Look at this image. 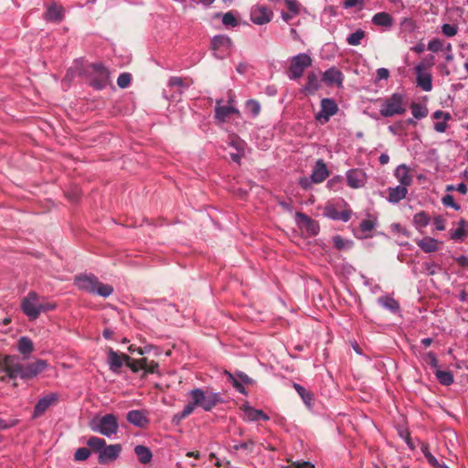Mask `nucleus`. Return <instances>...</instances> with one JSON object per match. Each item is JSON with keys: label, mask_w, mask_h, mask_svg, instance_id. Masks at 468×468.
<instances>
[{"label": "nucleus", "mask_w": 468, "mask_h": 468, "mask_svg": "<svg viewBox=\"0 0 468 468\" xmlns=\"http://www.w3.org/2000/svg\"><path fill=\"white\" fill-rule=\"evenodd\" d=\"M4 371L8 378L14 379H31L42 373L47 367L48 363L44 359H37L34 362L22 364L16 356H5L3 358Z\"/></svg>", "instance_id": "f257e3e1"}, {"label": "nucleus", "mask_w": 468, "mask_h": 468, "mask_svg": "<svg viewBox=\"0 0 468 468\" xmlns=\"http://www.w3.org/2000/svg\"><path fill=\"white\" fill-rule=\"evenodd\" d=\"M186 397L189 399L187 405L192 407V411H194L196 408H201L205 411H210L217 405L223 402L220 393L204 390L200 388L190 390L187 392Z\"/></svg>", "instance_id": "f03ea898"}, {"label": "nucleus", "mask_w": 468, "mask_h": 468, "mask_svg": "<svg viewBox=\"0 0 468 468\" xmlns=\"http://www.w3.org/2000/svg\"><path fill=\"white\" fill-rule=\"evenodd\" d=\"M74 283L80 290L104 298L109 297L113 292V287L112 285L101 282L93 274L76 276Z\"/></svg>", "instance_id": "7ed1b4c3"}, {"label": "nucleus", "mask_w": 468, "mask_h": 468, "mask_svg": "<svg viewBox=\"0 0 468 468\" xmlns=\"http://www.w3.org/2000/svg\"><path fill=\"white\" fill-rule=\"evenodd\" d=\"M87 444L98 452V461L102 464L116 460L122 452L121 444L107 445L104 439L95 436L90 437Z\"/></svg>", "instance_id": "20e7f679"}, {"label": "nucleus", "mask_w": 468, "mask_h": 468, "mask_svg": "<svg viewBox=\"0 0 468 468\" xmlns=\"http://www.w3.org/2000/svg\"><path fill=\"white\" fill-rule=\"evenodd\" d=\"M407 111L406 95L402 92H394L390 96L382 100L379 112L383 117H392L402 115Z\"/></svg>", "instance_id": "39448f33"}, {"label": "nucleus", "mask_w": 468, "mask_h": 468, "mask_svg": "<svg viewBox=\"0 0 468 468\" xmlns=\"http://www.w3.org/2000/svg\"><path fill=\"white\" fill-rule=\"evenodd\" d=\"M90 429L95 432L111 438L117 433L119 429L117 418L113 414H106L93 420L90 423Z\"/></svg>", "instance_id": "423d86ee"}, {"label": "nucleus", "mask_w": 468, "mask_h": 468, "mask_svg": "<svg viewBox=\"0 0 468 468\" xmlns=\"http://www.w3.org/2000/svg\"><path fill=\"white\" fill-rule=\"evenodd\" d=\"M312 63L313 59L307 53H299L292 57L288 69V78L293 80L300 79Z\"/></svg>", "instance_id": "0eeeda50"}, {"label": "nucleus", "mask_w": 468, "mask_h": 468, "mask_svg": "<svg viewBox=\"0 0 468 468\" xmlns=\"http://www.w3.org/2000/svg\"><path fill=\"white\" fill-rule=\"evenodd\" d=\"M110 83V73L108 69L101 63L92 65L90 84L95 90L105 89Z\"/></svg>", "instance_id": "6e6552de"}, {"label": "nucleus", "mask_w": 468, "mask_h": 468, "mask_svg": "<svg viewBox=\"0 0 468 468\" xmlns=\"http://www.w3.org/2000/svg\"><path fill=\"white\" fill-rule=\"evenodd\" d=\"M38 295L35 292H29L22 302V311L30 319L36 320L39 316Z\"/></svg>", "instance_id": "1a4fd4ad"}, {"label": "nucleus", "mask_w": 468, "mask_h": 468, "mask_svg": "<svg viewBox=\"0 0 468 468\" xmlns=\"http://www.w3.org/2000/svg\"><path fill=\"white\" fill-rule=\"evenodd\" d=\"M212 48L215 57L222 59L230 53L232 41L230 37L226 35L215 36L212 39Z\"/></svg>", "instance_id": "9d476101"}, {"label": "nucleus", "mask_w": 468, "mask_h": 468, "mask_svg": "<svg viewBox=\"0 0 468 468\" xmlns=\"http://www.w3.org/2000/svg\"><path fill=\"white\" fill-rule=\"evenodd\" d=\"M338 110V106L333 99L324 98L321 101V110L315 114V120L324 124L337 113Z\"/></svg>", "instance_id": "9b49d317"}, {"label": "nucleus", "mask_w": 468, "mask_h": 468, "mask_svg": "<svg viewBox=\"0 0 468 468\" xmlns=\"http://www.w3.org/2000/svg\"><path fill=\"white\" fill-rule=\"evenodd\" d=\"M58 394L51 392L40 398L34 407L32 419H37L42 416L50 407L54 406L58 401Z\"/></svg>", "instance_id": "f8f14e48"}, {"label": "nucleus", "mask_w": 468, "mask_h": 468, "mask_svg": "<svg viewBox=\"0 0 468 468\" xmlns=\"http://www.w3.org/2000/svg\"><path fill=\"white\" fill-rule=\"evenodd\" d=\"M250 20L255 25H266L272 19V11L265 5H256L250 9Z\"/></svg>", "instance_id": "ddd939ff"}, {"label": "nucleus", "mask_w": 468, "mask_h": 468, "mask_svg": "<svg viewBox=\"0 0 468 468\" xmlns=\"http://www.w3.org/2000/svg\"><path fill=\"white\" fill-rule=\"evenodd\" d=\"M295 220L300 229L306 231L310 236H315L319 232V225L316 221L312 219L307 215L297 212L295 215Z\"/></svg>", "instance_id": "4468645a"}, {"label": "nucleus", "mask_w": 468, "mask_h": 468, "mask_svg": "<svg viewBox=\"0 0 468 468\" xmlns=\"http://www.w3.org/2000/svg\"><path fill=\"white\" fill-rule=\"evenodd\" d=\"M367 180V174L359 168L350 169L346 172V182L351 188L363 187Z\"/></svg>", "instance_id": "2eb2a0df"}, {"label": "nucleus", "mask_w": 468, "mask_h": 468, "mask_svg": "<svg viewBox=\"0 0 468 468\" xmlns=\"http://www.w3.org/2000/svg\"><path fill=\"white\" fill-rule=\"evenodd\" d=\"M126 354H120L117 351H114L112 348H109L107 353V364L111 371L115 374L120 373L122 367L125 364L126 360L124 359Z\"/></svg>", "instance_id": "dca6fc26"}, {"label": "nucleus", "mask_w": 468, "mask_h": 468, "mask_svg": "<svg viewBox=\"0 0 468 468\" xmlns=\"http://www.w3.org/2000/svg\"><path fill=\"white\" fill-rule=\"evenodd\" d=\"M126 419L129 423L142 429L146 428L150 423L147 412L140 410H133L128 411Z\"/></svg>", "instance_id": "f3484780"}, {"label": "nucleus", "mask_w": 468, "mask_h": 468, "mask_svg": "<svg viewBox=\"0 0 468 468\" xmlns=\"http://www.w3.org/2000/svg\"><path fill=\"white\" fill-rule=\"evenodd\" d=\"M424 66L422 63L418 64L415 67V72L417 75V85L420 87L424 91H431L432 89L431 75L427 72H423Z\"/></svg>", "instance_id": "a211bd4d"}, {"label": "nucleus", "mask_w": 468, "mask_h": 468, "mask_svg": "<svg viewBox=\"0 0 468 468\" xmlns=\"http://www.w3.org/2000/svg\"><path fill=\"white\" fill-rule=\"evenodd\" d=\"M222 100H217L215 107V118L219 122H224L230 115L239 113V110L232 105H221Z\"/></svg>", "instance_id": "6ab92c4d"}, {"label": "nucleus", "mask_w": 468, "mask_h": 468, "mask_svg": "<svg viewBox=\"0 0 468 468\" xmlns=\"http://www.w3.org/2000/svg\"><path fill=\"white\" fill-rule=\"evenodd\" d=\"M329 176V171L324 160L319 159L316 161L311 177L314 184H319L324 182Z\"/></svg>", "instance_id": "aec40b11"}, {"label": "nucleus", "mask_w": 468, "mask_h": 468, "mask_svg": "<svg viewBox=\"0 0 468 468\" xmlns=\"http://www.w3.org/2000/svg\"><path fill=\"white\" fill-rule=\"evenodd\" d=\"M243 410V420L245 421H257L260 420H268L270 418L269 416L264 413L261 410L254 409L253 407L250 406L249 404L243 405L242 408Z\"/></svg>", "instance_id": "412c9836"}, {"label": "nucleus", "mask_w": 468, "mask_h": 468, "mask_svg": "<svg viewBox=\"0 0 468 468\" xmlns=\"http://www.w3.org/2000/svg\"><path fill=\"white\" fill-rule=\"evenodd\" d=\"M323 80L326 85H337L342 86L344 80L343 73L335 67L326 69L323 74Z\"/></svg>", "instance_id": "4be33fe9"}, {"label": "nucleus", "mask_w": 468, "mask_h": 468, "mask_svg": "<svg viewBox=\"0 0 468 468\" xmlns=\"http://www.w3.org/2000/svg\"><path fill=\"white\" fill-rule=\"evenodd\" d=\"M324 215L333 220L347 222L350 219L351 212L349 210L338 211L335 206L327 205L324 207Z\"/></svg>", "instance_id": "5701e85b"}, {"label": "nucleus", "mask_w": 468, "mask_h": 468, "mask_svg": "<svg viewBox=\"0 0 468 468\" xmlns=\"http://www.w3.org/2000/svg\"><path fill=\"white\" fill-rule=\"evenodd\" d=\"M16 350L23 359H28L34 351V343L28 336H21L17 340Z\"/></svg>", "instance_id": "b1692460"}, {"label": "nucleus", "mask_w": 468, "mask_h": 468, "mask_svg": "<svg viewBox=\"0 0 468 468\" xmlns=\"http://www.w3.org/2000/svg\"><path fill=\"white\" fill-rule=\"evenodd\" d=\"M388 196L387 197V200L389 203L398 204L399 202L406 198L408 195V186L399 185L395 187H388Z\"/></svg>", "instance_id": "393cba45"}, {"label": "nucleus", "mask_w": 468, "mask_h": 468, "mask_svg": "<svg viewBox=\"0 0 468 468\" xmlns=\"http://www.w3.org/2000/svg\"><path fill=\"white\" fill-rule=\"evenodd\" d=\"M64 17V8L61 5L51 4L48 5L45 19L50 22H60Z\"/></svg>", "instance_id": "a878e982"}, {"label": "nucleus", "mask_w": 468, "mask_h": 468, "mask_svg": "<svg viewBox=\"0 0 468 468\" xmlns=\"http://www.w3.org/2000/svg\"><path fill=\"white\" fill-rule=\"evenodd\" d=\"M399 185L410 186L412 184V176L410 175V168L405 164L399 165L394 173Z\"/></svg>", "instance_id": "bb28decb"}, {"label": "nucleus", "mask_w": 468, "mask_h": 468, "mask_svg": "<svg viewBox=\"0 0 468 468\" xmlns=\"http://www.w3.org/2000/svg\"><path fill=\"white\" fill-rule=\"evenodd\" d=\"M321 87L320 79L318 74L314 72H309L306 78V84L303 88V90L306 94L315 93Z\"/></svg>", "instance_id": "cd10ccee"}, {"label": "nucleus", "mask_w": 468, "mask_h": 468, "mask_svg": "<svg viewBox=\"0 0 468 468\" xmlns=\"http://www.w3.org/2000/svg\"><path fill=\"white\" fill-rule=\"evenodd\" d=\"M433 118L436 120L442 119L441 121L436 122L433 127L436 132L444 133L448 127L447 122L451 120L452 116L449 112H444L439 110L433 113Z\"/></svg>", "instance_id": "c85d7f7f"}, {"label": "nucleus", "mask_w": 468, "mask_h": 468, "mask_svg": "<svg viewBox=\"0 0 468 468\" xmlns=\"http://www.w3.org/2000/svg\"><path fill=\"white\" fill-rule=\"evenodd\" d=\"M293 388L297 391L298 395L303 399V402L305 404V406L312 410L314 407V395L311 391L307 390L305 388L301 386L298 383H293Z\"/></svg>", "instance_id": "c756f323"}, {"label": "nucleus", "mask_w": 468, "mask_h": 468, "mask_svg": "<svg viewBox=\"0 0 468 468\" xmlns=\"http://www.w3.org/2000/svg\"><path fill=\"white\" fill-rule=\"evenodd\" d=\"M416 244L425 252L431 253L438 250V240L434 238L425 237L421 239H417Z\"/></svg>", "instance_id": "7c9ffc66"}, {"label": "nucleus", "mask_w": 468, "mask_h": 468, "mask_svg": "<svg viewBox=\"0 0 468 468\" xmlns=\"http://www.w3.org/2000/svg\"><path fill=\"white\" fill-rule=\"evenodd\" d=\"M134 453L140 463L147 464L153 459L151 450L144 445H137L134 447Z\"/></svg>", "instance_id": "2f4dec72"}, {"label": "nucleus", "mask_w": 468, "mask_h": 468, "mask_svg": "<svg viewBox=\"0 0 468 468\" xmlns=\"http://www.w3.org/2000/svg\"><path fill=\"white\" fill-rule=\"evenodd\" d=\"M372 23L376 26L390 27L393 25L392 16L386 12H379L375 14L371 19Z\"/></svg>", "instance_id": "473e14b6"}, {"label": "nucleus", "mask_w": 468, "mask_h": 468, "mask_svg": "<svg viewBox=\"0 0 468 468\" xmlns=\"http://www.w3.org/2000/svg\"><path fill=\"white\" fill-rule=\"evenodd\" d=\"M378 302L383 308L390 311L391 313L396 314L399 312V303L391 296H382L378 298Z\"/></svg>", "instance_id": "72a5a7b5"}, {"label": "nucleus", "mask_w": 468, "mask_h": 468, "mask_svg": "<svg viewBox=\"0 0 468 468\" xmlns=\"http://www.w3.org/2000/svg\"><path fill=\"white\" fill-rule=\"evenodd\" d=\"M434 375L438 381L444 386H450L454 381L453 375L451 371L439 369L437 371H434Z\"/></svg>", "instance_id": "f704fd0d"}, {"label": "nucleus", "mask_w": 468, "mask_h": 468, "mask_svg": "<svg viewBox=\"0 0 468 468\" xmlns=\"http://www.w3.org/2000/svg\"><path fill=\"white\" fill-rule=\"evenodd\" d=\"M124 359L126 360V366L134 373H137L139 370H144V365H145L146 358L141 359H133L129 356H125Z\"/></svg>", "instance_id": "c9c22d12"}, {"label": "nucleus", "mask_w": 468, "mask_h": 468, "mask_svg": "<svg viewBox=\"0 0 468 468\" xmlns=\"http://www.w3.org/2000/svg\"><path fill=\"white\" fill-rule=\"evenodd\" d=\"M466 225H467V222L465 219H463V218L460 219L458 222V228L451 233L452 239H453V240L463 239L467 235L466 229H465Z\"/></svg>", "instance_id": "e433bc0d"}, {"label": "nucleus", "mask_w": 468, "mask_h": 468, "mask_svg": "<svg viewBox=\"0 0 468 468\" xmlns=\"http://www.w3.org/2000/svg\"><path fill=\"white\" fill-rule=\"evenodd\" d=\"M430 223V217L424 211L416 213L413 217V224L417 229H423Z\"/></svg>", "instance_id": "4c0bfd02"}, {"label": "nucleus", "mask_w": 468, "mask_h": 468, "mask_svg": "<svg viewBox=\"0 0 468 468\" xmlns=\"http://www.w3.org/2000/svg\"><path fill=\"white\" fill-rule=\"evenodd\" d=\"M365 36L366 34L364 30L357 29L356 31L348 35L346 42L351 46H358Z\"/></svg>", "instance_id": "58836bf2"}, {"label": "nucleus", "mask_w": 468, "mask_h": 468, "mask_svg": "<svg viewBox=\"0 0 468 468\" xmlns=\"http://www.w3.org/2000/svg\"><path fill=\"white\" fill-rule=\"evenodd\" d=\"M246 110L253 118L257 117L261 112V104L258 101L250 99L246 101Z\"/></svg>", "instance_id": "ea45409f"}, {"label": "nucleus", "mask_w": 468, "mask_h": 468, "mask_svg": "<svg viewBox=\"0 0 468 468\" xmlns=\"http://www.w3.org/2000/svg\"><path fill=\"white\" fill-rule=\"evenodd\" d=\"M410 108H411V113L414 116V118H416V119H419V120L422 119V118L426 117L428 114V110H427L426 106H423L421 104L412 103Z\"/></svg>", "instance_id": "a19ab883"}, {"label": "nucleus", "mask_w": 468, "mask_h": 468, "mask_svg": "<svg viewBox=\"0 0 468 468\" xmlns=\"http://www.w3.org/2000/svg\"><path fill=\"white\" fill-rule=\"evenodd\" d=\"M192 407L188 406L187 404L184 407L183 410L180 412H177L173 416V423L179 424L184 419L188 417L190 414H192Z\"/></svg>", "instance_id": "79ce46f5"}, {"label": "nucleus", "mask_w": 468, "mask_h": 468, "mask_svg": "<svg viewBox=\"0 0 468 468\" xmlns=\"http://www.w3.org/2000/svg\"><path fill=\"white\" fill-rule=\"evenodd\" d=\"M444 47V42L441 39L434 37L429 41L427 48L431 52H438L443 50Z\"/></svg>", "instance_id": "37998d69"}, {"label": "nucleus", "mask_w": 468, "mask_h": 468, "mask_svg": "<svg viewBox=\"0 0 468 468\" xmlns=\"http://www.w3.org/2000/svg\"><path fill=\"white\" fill-rule=\"evenodd\" d=\"M222 24L226 27H235L238 26V20L234 13L229 11L222 16Z\"/></svg>", "instance_id": "c03bdc74"}, {"label": "nucleus", "mask_w": 468, "mask_h": 468, "mask_svg": "<svg viewBox=\"0 0 468 468\" xmlns=\"http://www.w3.org/2000/svg\"><path fill=\"white\" fill-rule=\"evenodd\" d=\"M254 445H255V441L252 440V439H249L246 441L235 444L233 446V450L235 452L242 450V451H246V452H251L252 450H253Z\"/></svg>", "instance_id": "a18cd8bd"}, {"label": "nucleus", "mask_w": 468, "mask_h": 468, "mask_svg": "<svg viewBox=\"0 0 468 468\" xmlns=\"http://www.w3.org/2000/svg\"><path fill=\"white\" fill-rule=\"evenodd\" d=\"M423 359L428 365H430L433 372L440 369L437 356L433 352H428L425 354Z\"/></svg>", "instance_id": "49530a36"}, {"label": "nucleus", "mask_w": 468, "mask_h": 468, "mask_svg": "<svg viewBox=\"0 0 468 468\" xmlns=\"http://www.w3.org/2000/svg\"><path fill=\"white\" fill-rule=\"evenodd\" d=\"M441 33L447 37H452L458 33V27L454 24H443Z\"/></svg>", "instance_id": "de8ad7c7"}, {"label": "nucleus", "mask_w": 468, "mask_h": 468, "mask_svg": "<svg viewBox=\"0 0 468 468\" xmlns=\"http://www.w3.org/2000/svg\"><path fill=\"white\" fill-rule=\"evenodd\" d=\"M90 455V451L88 448L81 447L76 450L74 453V460L77 462L86 461Z\"/></svg>", "instance_id": "09e8293b"}, {"label": "nucleus", "mask_w": 468, "mask_h": 468, "mask_svg": "<svg viewBox=\"0 0 468 468\" xmlns=\"http://www.w3.org/2000/svg\"><path fill=\"white\" fill-rule=\"evenodd\" d=\"M333 242L335 247L339 250L349 248L352 244L350 240L345 239L339 235L333 238Z\"/></svg>", "instance_id": "8fccbe9b"}, {"label": "nucleus", "mask_w": 468, "mask_h": 468, "mask_svg": "<svg viewBox=\"0 0 468 468\" xmlns=\"http://www.w3.org/2000/svg\"><path fill=\"white\" fill-rule=\"evenodd\" d=\"M229 380H231L233 387L241 394H245L246 390L239 378H237L229 372H226Z\"/></svg>", "instance_id": "3c124183"}, {"label": "nucleus", "mask_w": 468, "mask_h": 468, "mask_svg": "<svg viewBox=\"0 0 468 468\" xmlns=\"http://www.w3.org/2000/svg\"><path fill=\"white\" fill-rule=\"evenodd\" d=\"M132 80V76L130 73L124 72L119 75L117 79V84L120 88L124 89L127 88Z\"/></svg>", "instance_id": "603ef678"}, {"label": "nucleus", "mask_w": 468, "mask_h": 468, "mask_svg": "<svg viewBox=\"0 0 468 468\" xmlns=\"http://www.w3.org/2000/svg\"><path fill=\"white\" fill-rule=\"evenodd\" d=\"M423 267L428 275H434L441 271V267L435 262H425Z\"/></svg>", "instance_id": "864d4df0"}, {"label": "nucleus", "mask_w": 468, "mask_h": 468, "mask_svg": "<svg viewBox=\"0 0 468 468\" xmlns=\"http://www.w3.org/2000/svg\"><path fill=\"white\" fill-rule=\"evenodd\" d=\"M377 226V221L375 219H364L360 223V229L363 232H369L374 229Z\"/></svg>", "instance_id": "5fc2aeb1"}, {"label": "nucleus", "mask_w": 468, "mask_h": 468, "mask_svg": "<svg viewBox=\"0 0 468 468\" xmlns=\"http://www.w3.org/2000/svg\"><path fill=\"white\" fill-rule=\"evenodd\" d=\"M441 202L444 206L450 207L454 210L458 211L461 209V206L455 203L454 198L452 195H446L442 197Z\"/></svg>", "instance_id": "6e6d98bb"}, {"label": "nucleus", "mask_w": 468, "mask_h": 468, "mask_svg": "<svg viewBox=\"0 0 468 468\" xmlns=\"http://www.w3.org/2000/svg\"><path fill=\"white\" fill-rule=\"evenodd\" d=\"M284 3L292 16H297L300 13V4L296 0H284Z\"/></svg>", "instance_id": "4d7b16f0"}, {"label": "nucleus", "mask_w": 468, "mask_h": 468, "mask_svg": "<svg viewBox=\"0 0 468 468\" xmlns=\"http://www.w3.org/2000/svg\"><path fill=\"white\" fill-rule=\"evenodd\" d=\"M344 178L341 176H335L327 182V187L335 190L343 182Z\"/></svg>", "instance_id": "13d9d810"}, {"label": "nucleus", "mask_w": 468, "mask_h": 468, "mask_svg": "<svg viewBox=\"0 0 468 468\" xmlns=\"http://www.w3.org/2000/svg\"><path fill=\"white\" fill-rule=\"evenodd\" d=\"M158 363L155 361H148L146 359L145 365H144V370L146 374H154L157 372Z\"/></svg>", "instance_id": "bf43d9fd"}, {"label": "nucleus", "mask_w": 468, "mask_h": 468, "mask_svg": "<svg viewBox=\"0 0 468 468\" xmlns=\"http://www.w3.org/2000/svg\"><path fill=\"white\" fill-rule=\"evenodd\" d=\"M17 424V420H5L0 418V430H6Z\"/></svg>", "instance_id": "052dcab7"}, {"label": "nucleus", "mask_w": 468, "mask_h": 468, "mask_svg": "<svg viewBox=\"0 0 468 468\" xmlns=\"http://www.w3.org/2000/svg\"><path fill=\"white\" fill-rule=\"evenodd\" d=\"M389 77V71L386 68H379L377 69L376 81L382 80H388Z\"/></svg>", "instance_id": "680f3d73"}, {"label": "nucleus", "mask_w": 468, "mask_h": 468, "mask_svg": "<svg viewBox=\"0 0 468 468\" xmlns=\"http://www.w3.org/2000/svg\"><path fill=\"white\" fill-rule=\"evenodd\" d=\"M400 25L403 29L409 31H413L415 28V23L411 18H403Z\"/></svg>", "instance_id": "e2e57ef3"}, {"label": "nucleus", "mask_w": 468, "mask_h": 468, "mask_svg": "<svg viewBox=\"0 0 468 468\" xmlns=\"http://www.w3.org/2000/svg\"><path fill=\"white\" fill-rule=\"evenodd\" d=\"M365 0H345L344 7L345 8H352L358 5H363Z\"/></svg>", "instance_id": "0e129e2a"}, {"label": "nucleus", "mask_w": 468, "mask_h": 468, "mask_svg": "<svg viewBox=\"0 0 468 468\" xmlns=\"http://www.w3.org/2000/svg\"><path fill=\"white\" fill-rule=\"evenodd\" d=\"M314 184L312 180V177H302L300 178L299 180V185L303 188V189H309L311 188L312 185Z\"/></svg>", "instance_id": "69168bd1"}, {"label": "nucleus", "mask_w": 468, "mask_h": 468, "mask_svg": "<svg viewBox=\"0 0 468 468\" xmlns=\"http://www.w3.org/2000/svg\"><path fill=\"white\" fill-rule=\"evenodd\" d=\"M443 50H445V51H446V55H445V59H446V61H448V62L452 61V60H453V58H454V56H453V53H452V44H451V43H448V44L444 47Z\"/></svg>", "instance_id": "338daca9"}, {"label": "nucleus", "mask_w": 468, "mask_h": 468, "mask_svg": "<svg viewBox=\"0 0 468 468\" xmlns=\"http://www.w3.org/2000/svg\"><path fill=\"white\" fill-rule=\"evenodd\" d=\"M434 226L437 230H444L445 229V220L441 217H437L434 218Z\"/></svg>", "instance_id": "774afa93"}]
</instances>
